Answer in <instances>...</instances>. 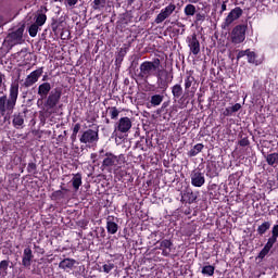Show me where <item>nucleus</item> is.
<instances>
[{
	"instance_id": "obj_27",
	"label": "nucleus",
	"mask_w": 278,
	"mask_h": 278,
	"mask_svg": "<svg viewBox=\"0 0 278 278\" xmlns=\"http://www.w3.org/2000/svg\"><path fill=\"white\" fill-rule=\"evenodd\" d=\"M77 261L75 258H64L59 263L61 269H73Z\"/></svg>"
},
{
	"instance_id": "obj_20",
	"label": "nucleus",
	"mask_w": 278,
	"mask_h": 278,
	"mask_svg": "<svg viewBox=\"0 0 278 278\" xmlns=\"http://www.w3.org/2000/svg\"><path fill=\"white\" fill-rule=\"evenodd\" d=\"M34 257H35V255L33 253L31 248H29V247L25 248L23 251V256H22V266L30 269Z\"/></svg>"
},
{
	"instance_id": "obj_19",
	"label": "nucleus",
	"mask_w": 278,
	"mask_h": 278,
	"mask_svg": "<svg viewBox=\"0 0 278 278\" xmlns=\"http://www.w3.org/2000/svg\"><path fill=\"white\" fill-rule=\"evenodd\" d=\"M119 225H118V218L110 215L106 217V230L110 235H115L118 232Z\"/></svg>"
},
{
	"instance_id": "obj_1",
	"label": "nucleus",
	"mask_w": 278,
	"mask_h": 278,
	"mask_svg": "<svg viewBox=\"0 0 278 278\" xmlns=\"http://www.w3.org/2000/svg\"><path fill=\"white\" fill-rule=\"evenodd\" d=\"M20 96V83L15 80L11 83L8 94L0 97V116L3 117L4 122L10 119L11 115L17 105V100Z\"/></svg>"
},
{
	"instance_id": "obj_56",
	"label": "nucleus",
	"mask_w": 278,
	"mask_h": 278,
	"mask_svg": "<svg viewBox=\"0 0 278 278\" xmlns=\"http://www.w3.org/2000/svg\"><path fill=\"white\" fill-rule=\"evenodd\" d=\"M201 0H188V2H190L191 4H197L199 3Z\"/></svg>"
},
{
	"instance_id": "obj_34",
	"label": "nucleus",
	"mask_w": 278,
	"mask_h": 278,
	"mask_svg": "<svg viewBox=\"0 0 278 278\" xmlns=\"http://www.w3.org/2000/svg\"><path fill=\"white\" fill-rule=\"evenodd\" d=\"M266 162L269 166L276 167L278 165V153H270L266 156Z\"/></svg>"
},
{
	"instance_id": "obj_4",
	"label": "nucleus",
	"mask_w": 278,
	"mask_h": 278,
	"mask_svg": "<svg viewBox=\"0 0 278 278\" xmlns=\"http://www.w3.org/2000/svg\"><path fill=\"white\" fill-rule=\"evenodd\" d=\"M25 28H26V26H25V24H23L18 28L10 31L4 39V45L9 49H12L15 46L24 43L25 42V39H24Z\"/></svg>"
},
{
	"instance_id": "obj_32",
	"label": "nucleus",
	"mask_w": 278,
	"mask_h": 278,
	"mask_svg": "<svg viewBox=\"0 0 278 278\" xmlns=\"http://www.w3.org/2000/svg\"><path fill=\"white\" fill-rule=\"evenodd\" d=\"M108 4V0H93V2L91 3L92 9L94 11H102L103 9L106 8Z\"/></svg>"
},
{
	"instance_id": "obj_62",
	"label": "nucleus",
	"mask_w": 278,
	"mask_h": 278,
	"mask_svg": "<svg viewBox=\"0 0 278 278\" xmlns=\"http://www.w3.org/2000/svg\"><path fill=\"white\" fill-rule=\"evenodd\" d=\"M16 278H26V275H20Z\"/></svg>"
},
{
	"instance_id": "obj_52",
	"label": "nucleus",
	"mask_w": 278,
	"mask_h": 278,
	"mask_svg": "<svg viewBox=\"0 0 278 278\" xmlns=\"http://www.w3.org/2000/svg\"><path fill=\"white\" fill-rule=\"evenodd\" d=\"M127 182H131L135 180V178L130 174L125 175Z\"/></svg>"
},
{
	"instance_id": "obj_24",
	"label": "nucleus",
	"mask_w": 278,
	"mask_h": 278,
	"mask_svg": "<svg viewBox=\"0 0 278 278\" xmlns=\"http://www.w3.org/2000/svg\"><path fill=\"white\" fill-rule=\"evenodd\" d=\"M50 27L54 35H59L61 33V30H63V22L61 20H59L58 17H52Z\"/></svg>"
},
{
	"instance_id": "obj_8",
	"label": "nucleus",
	"mask_w": 278,
	"mask_h": 278,
	"mask_svg": "<svg viewBox=\"0 0 278 278\" xmlns=\"http://www.w3.org/2000/svg\"><path fill=\"white\" fill-rule=\"evenodd\" d=\"M132 128V122L129 117H122L114 126L113 136L122 138V134H127Z\"/></svg>"
},
{
	"instance_id": "obj_21",
	"label": "nucleus",
	"mask_w": 278,
	"mask_h": 278,
	"mask_svg": "<svg viewBox=\"0 0 278 278\" xmlns=\"http://www.w3.org/2000/svg\"><path fill=\"white\" fill-rule=\"evenodd\" d=\"M52 91V86L50 83H43L38 86L37 94L40 97L41 100L48 98V96Z\"/></svg>"
},
{
	"instance_id": "obj_11",
	"label": "nucleus",
	"mask_w": 278,
	"mask_h": 278,
	"mask_svg": "<svg viewBox=\"0 0 278 278\" xmlns=\"http://www.w3.org/2000/svg\"><path fill=\"white\" fill-rule=\"evenodd\" d=\"M277 239H278V225H274L271 228V237L268 238L267 243L258 253L257 257L263 260L268 254V252L274 247V244L277 242Z\"/></svg>"
},
{
	"instance_id": "obj_30",
	"label": "nucleus",
	"mask_w": 278,
	"mask_h": 278,
	"mask_svg": "<svg viewBox=\"0 0 278 278\" xmlns=\"http://www.w3.org/2000/svg\"><path fill=\"white\" fill-rule=\"evenodd\" d=\"M165 96L163 94H154L150 98V104L153 108L160 106L164 102Z\"/></svg>"
},
{
	"instance_id": "obj_43",
	"label": "nucleus",
	"mask_w": 278,
	"mask_h": 278,
	"mask_svg": "<svg viewBox=\"0 0 278 278\" xmlns=\"http://www.w3.org/2000/svg\"><path fill=\"white\" fill-rule=\"evenodd\" d=\"M203 22H205V13H197L194 23L202 24Z\"/></svg>"
},
{
	"instance_id": "obj_49",
	"label": "nucleus",
	"mask_w": 278,
	"mask_h": 278,
	"mask_svg": "<svg viewBox=\"0 0 278 278\" xmlns=\"http://www.w3.org/2000/svg\"><path fill=\"white\" fill-rule=\"evenodd\" d=\"M80 129H81V124H79V123L75 124V126H74V128H73V134H74V136H75V135H78V132L80 131Z\"/></svg>"
},
{
	"instance_id": "obj_26",
	"label": "nucleus",
	"mask_w": 278,
	"mask_h": 278,
	"mask_svg": "<svg viewBox=\"0 0 278 278\" xmlns=\"http://www.w3.org/2000/svg\"><path fill=\"white\" fill-rule=\"evenodd\" d=\"M198 195L192 190H187L182 194V201L189 204L197 202Z\"/></svg>"
},
{
	"instance_id": "obj_39",
	"label": "nucleus",
	"mask_w": 278,
	"mask_h": 278,
	"mask_svg": "<svg viewBox=\"0 0 278 278\" xmlns=\"http://www.w3.org/2000/svg\"><path fill=\"white\" fill-rule=\"evenodd\" d=\"M206 176H208L210 178L218 177V172L216 170V166L207 165Z\"/></svg>"
},
{
	"instance_id": "obj_55",
	"label": "nucleus",
	"mask_w": 278,
	"mask_h": 278,
	"mask_svg": "<svg viewBox=\"0 0 278 278\" xmlns=\"http://www.w3.org/2000/svg\"><path fill=\"white\" fill-rule=\"evenodd\" d=\"M71 139L72 142H75L77 140V135L74 136V132H72Z\"/></svg>"
},
{
	"instance_id": "obj_15",
	"label": "nucleus",
	"mask_w": 278,
	"mask_h": 278,
	"mask_svg": "<svg viewBox=\"0 0 278 278\" xmlns=\"http://www.w3.org/2000/svg\"><path fill=\"white\" fill-rule=\"evenodd\" d=\"M243 13L244 12L240 8H235L233 10H231L228 16L225 18L224 23L222 24V28H229V26H231L235 21H238Z\"/></svg>"
},
{
	"instance_id": "obj_23",
	"label": "nucleus",
	"mask_w": 278,
	"mask_h": 278,
	"mask_svg": "<svg viewBox=\"0 0 278 278\" xmlns=\"http://www.w3.org/2000/svg\"><path fill=\"white\" fill-rule=\"evenodd\" d=\"M60 189L61 190H56L54 192L51 193V200L52 201H60L62 199H65L66 198V192H70V189L63 187V186H60Z\"/></svg>"
},
{
	"instance_id": "obj_9",
	"label": "nucleus",
	"mask_w": 278,
	"mask_h": 278,
	"mask_svg": "<svg viewBox=\"0 0 278 278\" xmlns=\"http://www.w3.org/2000/svg\"><path fill=\"white\" fill-rule=\"evenodd\" d=\"M172 94L175 100L178 99V104L184 109L190 103L188 93L184 94V87L181 84H176L172 87Z\"/></svg>"
},
{
	"instance_id": "obj_7",
	"label": "nucleus",
	"mask_w": 278,
	"mask_h": 278,
	"mask_svg": "<svg viewBox=\"0 0 278 278\" xmlns=\"http://www.w3.org/2000/svg\"><path fill=\"white\" fill-rule=\"evenodd\" d=\"M35 23L31 24L27 31L28 35L33 38L37 37L39 30H41V27L47 23L48 16L46 13H43L42 10L37 11V14L34 17Z\"/></svg>"
},
{
	"instance_id": "obj_53",
	"label": "nucleus",
	"mask_w": 278,
	"mask_h": 278,
	"mask_svg": "<svg viewBox=\"0 0 278 278\" xmlns=\"http://www.w3.org/2000/svg\"><path fill=\"white\" fill-rule=\"evenodd\" d=\"M79 224H80V227L84 228V229H86V227L88 226V223L85 222V220L79 222Z\"/></svg>"
},
{
	"instance_id": "obj_10",
	"label": "nucleus",
	"mask_w": 278,
	"mask_h": 278,
	"mask_svg": "<svg viewBox=\"0 0 278 278\" xmlns=\"http://www.w3.org/2000/svg\"><path fill=\"white\" fill-rule=\"evenodd\" d=\"M247 25H237L230 33V40L233 45H240L247 40Z\"/></svg>"
},
{
	"instance_id": "obj_46",
	"label": "nucleus",
	"mask_w": 278,
	"mask_h": 278,
	"mask_svg": "<svg viewBox=\"0 0 278 278\" xmlns=\"http://www.w3.org/2000/svg\"><path fill=\"white\" fill-rule=\"evenodd\" d=\"M251 144V141H249V137H243L241 140H239L240 147H249Z\"/></svg>"
},
{
	"instance_id": "obj_22",
	"label": "nucleus",
	"mask_w": 278,
	"mask_h": 278,
	"mask_svg": "<svg viewBox=\"0 0 278 278\" xmlns=\"http://www.w3.org/2000/svg\"><path fill=\"white\" fill-rule=\"evenodd\" d=\"M173 248V241L164 239L160 242L159 249L162 250L163 256H169L170 255V249Z\"/></svg>"
},
{
	"instance_id": "obj_16",
	"label": "nucleus",
	"mask_w": 278,
	"mask_h": 278,
	"mask_svg": "<svg viewBox=\"0 0 278 278\" xmlns=\"http://www.w3.org/2000/svg\"><path fill=\"white\" fill-rule=\"evenodd\" d=\"M191 185L195 188H201L205 185V174L201 169H194L190 174Z\"/></svg>"
},
{
	"instance_id": "obj_48",
	"label": "nucleus",
	"mask_w": 278,
	"mask_h": 278,
	"mask_svg": "<svg viewBox=\"0 0 278 278\" xmlns=\"http://www.w3.org/2000/svg\"><path fill=\"white\" fill-rule=\"evenodd\" d=\"M248 52H249V49L244 51H239L237 54V60L239 61L240 59L247 56Z\"/></svg>"
},
{
	"instance_id": "obj_37",
	"label": "nucleus",
	"mask_w": 278,
	"mask_h": 278,
	"mask_svg": "<svg viewBox=\"0 0 278 278\" xmlns=\"http://www.w3.org/2000/svg\"><path fill=\"white\" fill-rule=\"evenodd\" d=\"M270 223L269 222H264L262 225H260L256 229L257 233L260 236H263L267 230L270 228Z\"/></svg>"
},
{
	"instance_id": "obj_64",
	"label": "nucleus",
	"mask_w": 278,
	"mask_h": 278,
	"mask_svg": "<svg viewBox=\"0 0 278 278\" xmlns=\"http://www.w3.org/2000/svg\"><path fill=\"white\" fill-rule=\"evenodd\" d=\"M216 187H217L216 184H214V185L211 186V189H214Z\"/></svg>"
},
{
	"instance_id": "obj_51",
	"label": "nucleus",
	"mask_w": 278,
	"mask_h": 278,
	"mask_svg": "<svg viewBox=\"0 0 278 278\" xmlns=\"http://www.w3.org/2000/svg\"><path fill=\"white\" fill-rule=\"evenodd\" d=\"M7 20L4 15L0 12V27L4 26L7 24Z\"/></svg>"
},
{
	"instance_id": "obj_63",
	"label": "nucleus",
	"mask_w": 278,
	"mask_h": 278,
	"mask_svg": "<svg viewBox=\"0 0 278 278\" xmlns=\"http://www.w3.org/2000/svg\"><path fill=\"white\" fill-rule=\"evenodd\" d=\"M185 214H186V215H189V214H190V210L185 211Z\"/></svg>"
},
{
	"instance_id": "obj_29",
	"label": "nucleus",
	"mask_w": 278,
	"mask_h": 278,
	"mask_svg": "<svg viewBox=\"0 0 278 278\" xmlns=\"http://www.w3.org/2000/svg\"><path fill=\"white\" fill-rule=\"evenodd\" d=\"M128 53V48H121L118 53L116 54V60H115V64L116 66H119L123 64L125 56Z\"/></svg>"
},
{
	"instance_id": "obj_50",
	"label": "nucleus",
	"mask_w": 278,
	"mask_h": 278,
	"mask_svg": "<svg viewBox=\"0 0 278 278\" xmlns=\"http://www.w3.org/2000/svg\"><path fill=\"white\" fill-rule=\"evenodd\" d=\"M227 2H229V0L223 1L219 14H223L225 11H227Z\"/></svg>"
},
{
	"instance_id": "obj_57",
	"label": "nucleus",
	"mask_w": 278,
	"mask_h": 278,
	"mask_svg": "<svg viewBox=\"0 0 278 278\" xmlns=\"http://www.w3.org/2000/svg\"><path fill=\"white\" fill-rule=\"evenodd\" d=\"M136 2V0H127L128 5H132Z\"/></svg>"
},
{
	"instance_id": "obj_13",
	"label": "nucleus",
	"mask_w": 278,
	"mask_h": 278,
	"mask_svg": "<svg viewBox=\"0 0 278 278\" xmlns=\"http://www.w3.org/2000/svg\"><path fill=\"white\" fill-rule=\"evenodd\" d=\"M175 10H177V5H175V3H169L167 7L161 10L159 15H156L154 23L156 25L164 23L168 17H170V15H173Z\"/></svg>"
},
{
	"instance_id": "obj_25",
	"label": "nucleus",
	"mask_w": 278,
	"mask_h": 278,
	"mask_svg": "<svg viewBox=\"0 0 278 278\" xmlns=\"http://www.w3.org/2000/svg\"><path fill=\"white\" fill-rule=\"evenodd\" d=\"M240 109H242V104L241 103H236L232 106L226 108L223 112V115L225 117L233 116L238 111H240Z\"/></svg>"
},
{
	"instance_id": "obj_33",
	"label": "nucleus",
	"mask_w": 278,
	"mask_h": 278,
	"mask_svg": "<svg viewBox=\"0 0 278 278\" xmlns=\"http://www.w3.org/2000/svg\"><path fill=\"white\" fill-rule=\"evenodd\" d=\"M203 148H205V146H203V143H198L195 144L189 152H188V156L189 157H194L197 156L199 153H201L203 151Z\"/></svg>"
},
{
	"instance_id": "obj_61",
	"label": "nucleus",
	"mask_w": 278,
	"mask_h": 278,
	"mask_svg": "<svg viewBox=\"0 0 278 278\" xmlns=\"http://www.w3.org/2000/svg\"><path fill=\"white\" fill-rule=\"evenodd\" d=\"M144 141H146V143H147V146H149V139L148 138H142Z\"/></svg>"
},
{
	"instance_id": "obj_60",
	"label": "nucleus",
	"mask_w": 278,
	"mask_h": 278,
	"mask_svg": "<svg viewBox=\"0 0 278 278\" xmlns=\"http://www.w3.org/2000/svg\"><path fill=\"white\" fill-rule=\"evenodd\" d=\"M47 80H48V76L45 75V76L42 77V81H47Z\"/></svg>"
},
{
	"instance_id": "obj_6",
	"label": "nucleus",
	"mask_w": 278,
	"mask_h": 278,
	"mask_svg": "<svg viewBox=\"0 0 278 278\" xmlns=\"http://www.w3.org/2000/svg\"><path fill=\"white\" fill-rule=\"evenodd\" d=\"M156 86L157 89L162 92L165 93L166 90H168V85L173 83V73L168 72L167 70H160L156 75Z\"/></svg>"
},
{
	"instance_id": "obj_36",
	"label": "nucleus",
	"mask_w": 278,
	"mask_h": 278,
	"mask_svg": "<svg viewBox=\"0 0 278 278\" xmlns=\"http://www.w3.org/2000/svg\"><path fill=\"white\" fill-rule=\"evenodd\" d=\"M27 173L31 174L34 177H37L36 175H38V165L35 162H29L27 165Z\"/></svg>"
},
{
	"instance_id": "obj_41",
	"label": "nucleus",
	"mask_w": 278,
	"mask_h": 278,
	"mask_svg": "<svg viewBox=\"0 0 278 278\" xmlns=\"http://www.w3.org/2000/svg\"><path fill=\"white\" fill-rule=\"evenodd\" d=\"M194 81H195L194 76H192V74H189L185 79V90L188 91V89L192 87V83Z\"/></svg>"
},
{
	"instance_id": "obj_35",
	"label": "nucleus",
	"mask_w": 278,
	"mask_h": 278,
	"mask_svg": "<svg viewBox=\"0 0 278 278\" xmlns=\"http://www.w3.org/2000/svg\"><path fill=\"white\" fill-rule=\"evenodd\" d=\"M9 266H10L9 260H4V261L0 262V276L1 277L8 276Z\"/></svg>"
},
{
	"instance_id": "obj_2",
	"label": "nucleus",
	"mask_w": 278,
	"mask_h": 278,
	"mask_svg": "<svg viewBox=\"0 0 278 278\" xmlns=\"http://www.w3.org/2000/svg\"><path fill=\"white\" fill-rule=\"evenodd\" d=\"M102 156L103 161L101 164V169L110 173L113 170V167L119 169L127 163V157L125 154L115 155L112 152H106Z\"/></svg>"
},
{
	"instance_id": "obj_5",
	"label": "nucleus",
	"mask_w": 278,
	"mask_h": 278,
	"mask_svg": "<svg viewBox=\"0 0 278 278\" xmlns=\"http://www.w3.org/2000/svg\"><path fill=\"white\" fill-rule=\"evenodd\" d=\"M43 106L50 113H54L62 99V89L55 88L45 98Z\"/></svg>"
},
{
	"instance_id": "obj_17",
	"label": "nucleus",
	"mask_w": 278,
	"mask_h": 278,
	"mask_svg": "<svg viewBox=\"0 0 278 278\" xmlns=\"http://www.w3.org/2000/svg\"><path fill=\"white\" fill-rule=\"evenodd\" d=\"M187 43L193 55H199L201 53V43L199 42V39H197V34L187 37Z\"/></svg>"
},
{
	"instance_id": "obj_18",
	"label": "nucleus",
	"mask_w": 278,
	"mask_h": 278,
	"mask_svg": "<svg viewBox=\"0 0 278 278\" xmlns=\"http://www.w3.org/2000/svg\"><path fill=\"white\" fill-rule=\"evenodd\" d=\"M27 113H28L27 108H25L22 112L14 113L13 119H12V125L16 129H20L23 127V125L25 124V117H26Z\"/></svg>"
},
{
	"instance_id": "obj_3",
	"label": "nucleus",
	"mask_w": 278,
	"mask_h": 278,
	"mask_svg": "<svg viewBox=\"0 0 278 278\" xmlns=\"http://www.w3.org/2000/svg\"><path fill=\"white\" fill-rule=\"evenodd\" d=\"M161 60L154 59L153 61H146L140 64L139 73L136 74L137 78L140 80H148L149 78L156 76L159 71H161Z\"/></svg>"
},
{
	"instance_id": "obj_31",
	"label": "nucleus",
	"mask_w": 278,
	"mask_h": 278,
	"mask_svg": "<svg viewBox=\"0 0 278 278\" xmlns=\"http://www.w3.org/2000/svg\"><path fill=\"white\" fill-rule=\"evenodd\" d=\"M215 270H216V266L210 265V264H204L201 269V273H202V275H204L206 277H212V276H214Z\"/></svg>"
},
{
	"instance_id": "obj_44",
	"label": "nucleus",
	"mask_w": 278,
	"mask_h": 278,
	"mask_svg": "<svg viewBox=\"0 0 278 278\" xmlns=\"http://www.w3.org/2000/svg\"><path fill=\"white\" fill-rule=\"evenodd\" d=\"M79 0H64L66 8L73 9L78 4Z\"/></svg>"
},
{
	"instance_id": "obj_12",
	"label": "nucleus",
	"mask_w": 278,
	"mask_h": 278,
	"mask_svg": "<svg viewBox=\"0 0 278 278\" xmlns=\"http://www.w3.org/2000/svg\"><path fill=\"white\" fill-rule=\"evenodd\" d=\"M43 73H45V67H39V68L33 71L25 78L24 83L22 84V87H24V88L33 87L36 83L39 81V79L43 75Z\"/></svg>"
},
{
	"instance_id": "obj_14",
	"label": "nucleus",
	"mask_w": 278,
	"mask_h": 278,
	"mask_svg": "<svg viewBox=\"0 0 278 278\" xmlns=\"http://www.w3.org/2000/svg\"><path fill=\"white\" fill-rule=\"evenodd\" d=\"M99 139H100L99 130L88 129L81 134L79 138V142L86 143V144H92L98 142Z\"/></svg>"
},
{
	"instance_id": "obj_45",
	"label": "nucleus",
	"mask_w": 278,
	"mask_h": 278,
	"mask_svg": "<svg viewBox=\"0 0 278 278\" xmlns=\"http://www.w3.org/2000/svg\"><path fill=\"white\" fill-rule=\"evenodd\" d=\"M102 268H103V271H104V273L110 274V273L112 271V269L115 268V265H114L113 263L104 264V265L102 266Z\"/></svg>"
},
{
	"instance_id": "obj_47",
	"label": "nucleus",
	"mask_w": 278,
	"mask_h": 278,
	"mask_svg": "<svg viewBox=\"0 0 278 278\" xmlns=\"http://www.w3.org/2000/svg\"><path fill=\"white\" fill-rule=\"evenodd\" d=\"M139 61H140V56L136 55L135 59L132 60L130 67L131 68H137L139 66Z\"/></svg>"
},
{
	"instance_id": "obj_42",
	"label": "nucleus",
	"mask_w": 278,
	"mask_h": 278,
	"mask_svg": "<svg viewBox=\"0 0 278 278\" xmlns=\"http://www.w3.org/2000/svg\"><path fill=\"white\" fill-rule=\"evenodd\" d=\"M247 58H248V63L257 65L256 54L253 51H251V49H249V52L247 53Z\"/></svg>"
},
{
	"instance_id": "obj_59",
	"label": "nucleus",
	"mask_w": 278,
	"mask_h": 278,
	"mask_svg": "<svg viewBox=\"0 0 278 278\" xmlns=\"http://www.w3.org/2000/svg\"><path fill=\"white\" fill-rule=\"evenodd\" d=\"M22 98H23V99H26V98H27V92H23V93H22Z\"/></svg>"
},
{
	"instance_id": "obj_28",
	"label": "nucleus",
	"mask_w": 278,
	"mask_h": 278,
	"mask_svg": "<svg viewBox=\"0 0 278 278\" xmlns=\"http://www.w3.org/2000/svg\"><path fill=\"white\" fill-rule=\"evenodd\" d=\"M72 186L75 191H78L83 186V175L80 173L73 174Z\"/></svg>"
},
{
	"instance_id": "obj_54",
	"label": "nucleus",
	"mask_w": 278,
	"mask_h": 278,
	"mask_svg": "<svg viewBox=\"0 0 278 278\" xmlns=\"http://www.w3.org/2000/svg\"><path fill=\"white\" fill-rule=\"evenodd\" d=\"M5 79V75H3L1 72H0V85L3 84V80Z\"/></svg>"
},
{
	"instance_id": "obj_40",
	"label": "nucleus",
	"mask_w": 278,
	"mask_h": 278,
	"mask_svg": "<svg viewBox=\"0 0 278 278\" xmlns=\"http://www.w3.org/2000/svg\"><path fill=\"white\" fill-rule=\"evenodd\" d=\"M111 119H117L121 112L116 106H112L108 109Z\"/></svg>"
},
{
	"instance_id": "obj_58",
	"label": "nucleus",
	"mask_w": 278,
	"mask_h": 278,
	"mask_svg": "<svg viewBox=\"0 0 278 278\" xmlns=\"http://www.w3.org/2000/svg\"><path fill=\"white\" fill-rule=\"evenodd\" d=\"M260 85V80H255L254 83H253V87H256V86H258Z\"/></svg>"
},
{
	"instance_id": "obj_38",
	"label": "nucleus",
	"mask_w": 278,
	"mask_h": 278,
	"mask_svg": "<svg viewBox=\"0 0 278 278\" xmlns=\"http://www.w3.org/2000/svg\"><path fill=\"white\" fill-rule=\"evenodd\" d=\"M184 12L186 16H194V14H197V7L193 4H188L185 7Z\"/></svg>"
}]
</instances>
